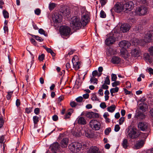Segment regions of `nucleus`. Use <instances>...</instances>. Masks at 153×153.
Listing matches in <instances>:
<instances>
[{"label": "nucleus", "instance_id": "1", "mask_svg": "<svg viewBox=\"0 0 153 153\" xmlns=\"http://www.w3.org/2000/svg\"><path fill=\"white\" fill-rule=\"evenodd\" d=\"M71 26L74 30H78L81 27L82 23L80 18L78 16H74L71 18Z\"/></svg>", "mask_w": 153, "mask_h": 153}, {"label": "nucleus", "instance_id": "2", "mask_svg": "<svg viewBox=\"0 0 153 153\" xmlns=\"http://www.w3.org/2000/svg\"><path fill=\"white\" fill-rule=\"evenodd\" d=\"M116 33H117L115 32L114 33L113 32L110 33L108 35V37L105 41V42L106 45L109 46L115 42L116 38L115 34Z\"/></svg>", "mask_w": 153, "mask_h": 153}, {"label": "nucleus", "instance_id": "3", "mask_svg": "<svg viewBox=\"0 0 153 153\" xmlns=\"http://www.w3.org/2000/svg\"><path fill=\"white\" fill-rule=\"evenodd\" d=\"M61 144L62 145H64V144H51L49 147V149L51 150V152H50L49 150H48L46 151V153H57V152L59 151L60 146ZM68 144H64V145H66V146H67Z\"/></svg>", "mask_w": 153, "mask_h": 153}, {"label": "nucleus", "instance_id": "4", "mask_svg": "<svg viewBox=\"0 0 153 153\" xmlns=\"http://www.w3.org/2000/svg\"><path fill=\"white\" fill-rule=\"evenodd\" d=\"M148 9L145 5H142L137 8L136 9V13L139 16H143L147 13Z\"/></svg>", "mask_w": 153, "mask_h": 153}, {"label": "nucleus", "instance_id": "5", "mask_svg": "<svg viewBox=\"0 0 153 153\" xmlns=\"http://www.w3.org/2000/svg\"><path fill=\"white\" fill-rule=\"evenodd\" d=\"M71 31L70 28L67 26H61L60 28V32L62 36H67L70 35Z\"/></svg>", "mask_w": 153, "mask_h": 153}, {"label": "nucleus", "instance_id": "6", "mask_svg": "<svg viewBox=\"0 0 153 153\" xmlns=\"http://www.w3.org/2000/svg\"><path fill=\"white\" fill-rule=\"evenodd\" d=\"M89 126L92 129L99 130L100 128V123L96 120H92L89 123Z\"/></svg>", "mask_w": 153, "mask_h": 153}, {"label": "nucleus", "instance_id": "7", "mask_svg": "<svg viewBox=\"0 0 153 153\" xmlns=\"http://www.w3.org/2000/svg\"><path fill=\"white\" fill-rule=\"evenodd\" d=\"M82 144H69V147L70 150L72 152H79L81 149V147H78L81 146H82Z\"/></svg>", "mask_w": 153, "mask_h": 153}, {"label": "nucleus", "instance_id": "8", "mask_svg": "<svg viewBox=\"0 0 153 153\" xmlns=\"http://www.w3.org/2000/svg\"><path fill=\"white\" fill-rule=\"evenodd\" d=\"M153 40V31L150 30L145 34L144 39V41L146 43L149 42Z\"/></svg>", "mask_w": 153, "mask_h": 153}, {"label": "nucleus", "instance_id": "9", "mask_svg": "<svg viewBox=\"0 0 153 153\" xmlns=\"http://www.w3.org/2000/svg\"><path fill=\"white\" fill-rule=\"evenodd\" d=\"M134 4L132 1H129L126 2L123 5L124 9V11L126 10L130 11L134 7Z\"/></svg>", "mask_w": 153, "mask_h": 153}, {"label": "nucleus", "instance_id": "10", "mask_svg": "<svg viewBox=\"0 0 153 153\" xmlns=\"http://www.w3.org/2000/svg\"><path fill=\"white\" fill-rule=\"evenodd\" d=\"M138 127L141 130L146 131L148 128V125L145 122H140L138 124Z\"/></svg>", "mask_w": 153, "mask_h": 153}, {"label": "nucleus", "instance_id": "11", "mask_svg": "<svg viewBox=\"0 0 153 153\" xmlns=\"http://www.w3.org/2000/svg\"><path fill=\"white\" fill-rule=\"evenodd\" d=\"M62 19V16L57 13H55L52 17L53 22L56 23L61 22Z\"/></svg>", "mask_w": 153, "mask_h": 153}, {"label": "nucleus", "instance_id": "12", "mask_svg": "<svg viewBox=\"0 0 153 153\" xmlns=\"http://www.w3.org/2000/svg\"><path fill=\"white\" fill-rule=\"evenodd\" d=\"M119 45L121 48L127 49L128 48L130 47L131 44L128 41L123 40L119 43Z\"/></svg>", "mask_w": 153, "mask_h": 153}, {"label": "nucleus", "instance_id": "13", "mask_svg": "<svg viewBox=\"0 0 153 153\" xmlns=\"http://www.w3.org/2000/svg\"><path fill=\"white\" fill-rule=\"evenodd\" d=\"M130 28V26L128 24H123L121 25L120 30L123 33H125L128 31Z\"/></svg>", "mask_w": 153, "mask_h": 153}, {"label": "nucleus", "instance_id": "14", "mask_svg": "<svg viewBox=\"0 0 153 153\" xmlns=\"http://www.w3.org/2000/svg\"><path fill=\"white\" fill-rule=\"evenodd\" d=\"M114 10L116 12L118 13H120L123 10H124L123 5L121 4H115L114 8Z\"/></svg>", "mask_w": 153, "mask_h": 153}, {"label": "nucleus", "instance_id": "15", "mask_svg": "<svg viewBox=\"0 0 153 153\" xmlns=\"http://www.w3.org/2000/svg\"><path fill=\"white\" fill-rule=\"evenodd\" d=\"M71 133L74 136L76 137H79L82 135V132L80 129L79 128L73 129Z\"/></svg>", "mask_w": 153, "mask_h": 153}, {"label": "nucleus", "instance_id": "16", "mask_svg": "<svg viewBox=\"0 0 153 153\" xmlns=\"http://www.w3.org/2000/svg\"><path fill=\"white\" fill-rule=\"evenodd\" d=\"M86 117L89 118H96L99 117L98 114L93 112H88L86 114Z\"/></svg>", "mask_w": 153, "mask_h": 153}, {"label": "nucleus", "instance_id": "17", "mask_svg": "<svg viewBox=\"0 0 153 153\" xmlns=\"http://www.w3.org/2000/svg\"><path fill=\"white\" fill-rule=\"evenodd\" d=\"M128 135L129 137L132 139L136 138L138 136V134L137 133L136 131L133 128L130 131Z\"/></svg>", "mask_w": 153, "mask_h": 153}, {"label": "nucleus", "instance_id": "18", "mask_svg": "<svg viewBox=\"0 0 153 153\" xmlns=\"http://www.w3.org/2000/svg\"><path fill=\"white\" fill-rule=\"evenodd\" d=\"M88 16L86 15H84L82 18V25L85 26L89 21Z\"/></svg>", "mask_w": 153, "mask_h": 153}, {"label": "nucleus", "instance_id": "19", "mask_svg": "<svg viewBox=\"0 0 153 153\" xmlns=\"http://www.w3.org/2000/svg\"><path fill=\"white\" fill-rule=\"evenodd\" d=\"M135 117L138 119L143 120L145 118V115L141 112L138 111L136 113Z\"/></svg>", "mask_w": 153, "mask_h": 153}, {"label": "nucleus", "instance_id": "20", "mask_svg": "<svg viewBox=\"0 0 153 153\" xmlns=\"http://www.w3.org/2000/svg\"><path fill=\"white\" fill-rule=\"evenodd\" d=\"M88 153H101V152L98 148L94 146L91 147Z\"/></svg>", "mask_w": 153, "mask_h": 153}, {"label": "nucleus", "instance_id": "21", "mask_svg": "<svg viewBox=\"0 0 153 153\" xmlns=\"http://www.w3.org/2000/svg\"><path fill=\"white\" fill-rule=\"evenodd\" d=\"M74 60L75 59L74 58H72V61L73 64L74 68L75 70H77L80 68V66L81 65V62H74Z\"/></svg>", "mask_w": 153, "mask_h": 153}, {"label": "nucleus", "instance_id": "22", "mask_svg": "<svg viewBox=\"0 0 153 153\" xmlns=\"http://www.w3.org/2000/svg\"><path fill=\"white\" fill-rule=\"evenodd\" d=\"M140 109L142 111L145 112L148 108V106L146 102L141 103L138 105Z\"/></svg>", "mask_w": 153, "mask_h": 153}, {"label": "nucleus", "instance_id": "23", "mask_svg": "<svg viewBox=\"0 0 153 153\" xmlns=\"http://www.w3.org/2000/svg\"><path fill=\"white\" fill-rule=\"evenodd\" d=\"M77 123L80 125H84L87 123V121L83 117H79L77 119Z\"/></svg>", "mask_w": 153, "mask_h": 153}, {"label": "nucleus", "instance_id": "24", "mask_svg": "<svg viewBox=\"0 0 153 153\" xmlns=\"http://www.w3.org/2000/svg\"><path fill=\"white\" fill-rule=\"evenodd\" d=\"M111 62L113 64H118L120 62V59L118 56H114L112 57Z\"/></svg>", "mask_w": 153, "mask_h": 153}, {"label": "nucleus", "instance_id": "25", "mask_svg": "<svg viewBox=\"0 0 153 153\" xmlns=\"http://www.w3.org/2000/svg\"><path fill=\"white\" fill-rule=\"evenodd\" d=\"M60 12L62 13V15L64 16H67L69 15L70 13V11L68 9L65 8L63 10L61 9Z\"/></svg>", "mask_w": 153, "mask_h": 153}, {"label": "nucleus", "instance_id": "26", "mask_svg": "<svg viewBox=\"0 0 153 153\" xmlns=\"http://www.w3.org/2000/svg\"><path fill=\"white\" fill-rule=\"evenodd\" d=\"M131 53L132 56L135 57H137L140 55L139 52L136 49L132 50L131 51Z\"/></svg>", "mask_w": 153, "mask_h": 153}, {"label": "nucleus", "instance_id": "27", "mask_svg": "<svg viewBox=\"0 0 153 153\" xmlns=\"http://www.w3.org/2000/svg\"><path fill=\"white\" fill-rule=\"evenodd\" d=\"M144 144H134L132 146V148L134 149H138L142 148Z\"/></svg>", "mask_w": 153, "mask_h": 153}, {"label": "nucleus", "instance_id": "28", "mask_svg": "<svg viewBox=\"0 0 153 153\" xmlns=\"http://www.w3.org/2000/svg\"><path fill=\"white\" fill-rule=\"evenodd\" d=\"M90 83L93 84H97L98 80L95 77H91L90 79Z\"/></svg>", "mask_w": 153, "mask_h": 153}, {"label": "nucleus", "instance_id": "29", "mask_svg": "<svg viewBox=\"0 0 153 153\" xmlns=\"http://www.w3.org/2000/svg\"><path fill=\"white\" fill-rule=\"evenodd\" d=\"M116 106L114 105H112L107 108V111L111 112H113L115 110Z\"/></svg>", "mask_w": 153, "mask_h": 153}, {"label": "nucleus", "instance_id": "30", "mask_svg": "<svg viewBox=\"0 0 153 153\" xmlns=\"http://www.w3.org/2000/svg\"><path fill=\"white\" fill-rule=\"evenodd\" d=\"M144 56L146 60L149 62H152V58L148 53H145Z\"/></svg>", "mask_w": 153, "mask_h": 153}, {"label": "nucleus", "instance_id": "31", "mask_svg": "<svg viewBox=\"0 0 153 153\" xmlns=\"http://www.w3.org/2000/svg\"><path fill=\"white\" fill-rule=\"evenodd\" d=\"M30 35L33 37L36 40L40 42H41L43 40V39H42L41 37H39L38 36L32 34H31Z\"/></svg>", "mask_w": 153, "mask_h": 153}, {"label": "nucleus", "instance_id": "32", "mask_svg": "<svg viewBox=\"0 0 153 153\" xmlns=\"http://www.w3.org/2000/svg\"><path fill=\"white\" fill-rule=\"evenodd\" d=\"M33 120L34 124H36L39 121V117L36 116H35L33 117Z\"/></svg>", "mask_w": 153, "mask_h": 153}, {"label": "nucleus", "instance_id": "33", "mask_svg": "<svg viewBox=\"0 0 153 153\" xmlns=\"http://www.w3.org/2000/svg\"><path fill=\"white\" fill-rule=\"evenodd\" d=\"M3 14L4 17L5 18H8L9 17V14L8 13L6 10H4L3 11Z\"/></svg>", "mask_w": 153, "mask_h": 153}, {"label": "nucleus", "instance_id": "34", "mask_svg": "<svg viewBox=\"0 0 153 153\" xmlns=\"http://www.w3.org/2000/svg\"><path fill=\"white\" fill-rule=\"evenodd\" d=\"M100 16L102 18H104L106 17V14L103 10H101L100 13Z\"/></svg>", "mask_w": 153, "mask_h": 153}, {"label": "nucleus", "instance_id": "35", "mask_svg": "<svg viewBox=\"0 0 153 153\" xmlns=\"http://www.w3.org/2000/svg\"><path fill=\"white\" fill-rule=\"evenodd\" d=\"M60 143H68V142L69 140L68 138L65 137L62 139Z\"/></svg>", "mask_w": 153, "mask_h": 153}, {"label": "nucleus", "instance_id": "36", "mask_svg": "<svg viewBox=\"0 0 153 153\" xmlns=\"http://www.w3.org/2000/svg\"><path fill=\"white\" fill-rule=\"evenodd\" d=\"M39 33L40 34L44 35L45 36H48L47 34L45 33V31L42 29H39Z\"/></svg>", "mask_w": 153, "mask_h": 153}, {"label": "nucleus", "instance_id": "37", "mask_svg": "<svg viewBox=\"0 0 153 153\" xmlns=\"http://www.w3.org/2000/svg\"><path fill=\"white\" fill-rule=\"evenodd\" d=\"M105 84L107 85H109L110 84V80L109 79V76H107L104 81Z\"/></svg>", "mask_w": 153, "mask_h": 153}, {"label": "nucleus", "instance_id": "38", "mask_svg": "<svg viewBox=\"0 0 153 153\" xmlns=\"http://www.w3.org/2000/svg\"><path fill=\"white\" fill-rule=\"evenodd\" d=\"M111 128H106L105 130V134L106 135H108L109 133L111 131Z\"/></svg>", "mask_w": 153, "mask_h": 153}, {"label": "nucleus", "instance_id": "39", "mask_svg": "<svg viewBox=\"0 0 153 153\" xmlns=\"http://www.w3.org/2000/svg\"><path fill=\"white\" fill-rule=\"evenodd\" d=\"M6 140L4 139V136H2L0 137V143H5Z\"/></svg>", "mask_w": 153, "mask_h": 153}, {"label": "nucleus", "instance_id": "40", "mask_svg": "<svg viewBox=\"0 0 153 153\" xmlns=\"http://www.w3.org/2000/svg\"><path fill=\"white\" fill-rule=\"evenodd\" d=\"M91 99L93 101H94V100H95V101H96V100H99V99H98L96 95V93H94L93 94H92V97L91 98Z\"/></svg>", "mask_w": 153, "mask_h": 153}, {"label": "nucleus", "instance_id": "41", "mask_svg": "<svg viewBox=\"0 0 153 153\" xmlns=\"http://www.w3.org/2000/svg\"><path fill=\"white\" fill-rule=\"evenodd\" d=\"M107 1V0H100V3H101V6L102 7L105 5Z\"/></svg>", "mask_w": 153, "mask_h": 153}, {"label": "nucleus", "instance_id": "42", "mask_svg": "<svg viewBox=\"0 0 153 153\" xmlns=\"http://www.w3.org/2000/svg\"><path fill=\"white\" fill-rule=\"evenodd\" d=\"M111 80L112 81H115L117 79V76L116 74H112L111 75Z\"/></svg>", "mask_w": 153, "mask_h": 153}, {"label": "nucleus", "instance_id": "43", "mask_svg": "<svg viewBox=\"0 0 153 153\" xmlns=\"http://www.w3.org/2000/svg\"><path fill=\"white\" fill-rule=\"evenodd\" d=\"M85 136L88 137H92V135L90 134L89 131H85Z\"/></svg>", "mask_w": 153, "mask_h": 153}, {"label": "nucleus", "instance_id": "44", "mask_svg": "<svg viewBox=\"0 0 153 153\" xmlns=\"http://www.w3.org/2000/svg\"><path fill=\"white\" fill-rule=\"evenodd\" d=\"M77 105V104L74 101H72L70 103V105L72 108L75 107Z\"/></svg>", "mask_w": 153, "mask_h": 153}, {"label": "nucleus", "instance_id": "45", "mask_svg": "<svg viewBox=\"0 0 153 153\" xmlns=\"http://www.w3.org/2000/svg\"><path fill=\"white\" fill-rule=\"evenodd\" d=\"M115 82L112 83V86L113 87H116L117 85H120V82L118 81H114Z\"/></svg>", "mask_w": 153, "mask_h": 153}, {"label": "nucleus", "instance_id": "46", "mask_svg": "<svg viewBox=\"0 0 153 153\" xmlns=\"http://www.w3.org/2000/svg\"><path fill=\"white\" fill-rule=\"evenodd\" d=\"M33 108H25V112L27 114H29L32 111Z\"/></svg>", "mask_w": 153, "mask_h": 153}, {"label": "nucleus", "instance_id": "47", "mask_svg": "<svg viewBox=\"0 0 153 153\" xmlns=\"http://www.w3.org/2000/svg\"><path fill=\"white\" fill-rule=\"evenodd\" d=\"M83 100V98L81 96L79 97L76 99V100L77 102H82Z\"/></svg>", "mask_w": 153, "mask_h": 153}, {"label": "nucleus", "instance_id": "48", "mask_svg": "<svg viewBox=\"0 0 153 153\" xmlns=\"http://www.w3.org/2000/svg\"><path fill=\"white\" fill-rule=\"evenodd\" d=\"M125 120V118L123 117H121L119 120V124L120 125L122 124L123 123Z\"/></svg>", "mask_w": 153, "mask_h": 153}, {"label": "nucleus", "instance_id": "49", "mask_svg": "<svg viewBox=\"0 0 153 153\" xmlns=\"http://www.w3.org/2000/svg\"><path fill=\"white\" fill-rule=\"evenodd\" d=\"M55 7V4L53 3H52L50 4L49 6V8L50 10H52Z\"/></svg>", "mask_w": 153, "mask_h": 153}, {"label": "nucleus", "instance_id": "50", "mask_svg": "<svg viewBox=\"0 0 153 153\" xmlns=\"http://www.w3.org/2000/svg\"><path fill=\"white\" fill-rule=\"evenodd\" d=\"M146 138L143 139H141L139 140H138L137 143H144L145 142Z\"/></svg>", "mask_w": 153, "mask_h": 153}, {"label": "nucleus", "instance_id": "51", "mask_svg": "<svg viewBox=\"0 0 153 153\" xmlns=\"http://www.w3.org/2000/svg\"><path fill=\"white\" fill-rule=\"evenodd\" d=\"M41 11L39 9L37 8L36 9L34 12L37 15H39L41 13Z\"/></svg>", "mask_w": 153, "mask_h": 153}, {"label": "nucleus", "instance_id": "52", "mask_svg": "<svg viewBox=\"0 0 153 153\" xmlns=\"http://www.w3.org/2000/svg\"><path fill=\"white\" fill-rule=\"evenodd\" d=\"M12 91H10L8 92V94L7 95V100H9L11 98V95H12Z\"/></svg>", "mask_w": 153, "mask_h": 153}, {"label": "nucleus", "instance_id": "53", "mask_svg": "<svg viewBox=\"0 0 153 153\" xmlns=\"http://www.w3.org/2000/svg\"><path fill=\"white\" fill-rule=\"evenodd\" d=\"M141 28V25H140L136 26L134 28V30L135 31H138L140 30Z\"/></svg>", "mask_w": 153, "mask_h": 153}, {"label": "nucleus", "instance_id": "54", "mask_svg": "<svg viewBox=\"0 0 153 153\" xmlns=\"http://www.w3.org/2000/svg\"><path fill=\"white\" fill-rule=\"evenodd\" d=\"M120 129V127L119 126V125L118 124H117L115 125L114 127V131L116 132L118 131Z\"/></svg>", "mask_w": 153, "mask_h": 153}, {"label": "nucleus", "instance_id": "55", "mask_svg": "<svg viewBox=\"0 0 153 153\" xmlns=\"http://www.w3.org/2000/svg\"><path fill=\"white\" fill-rule=\"evenodd\" d=\"M100 106L103 109L105 108L106 107V105L105 103V102H102L100 103Z\"/></svg>", "mask_w": 153, "mask_h": 153}, {"label": "nucleus", "instance_id": "56", "mask_svg": "<svg viewBox=\"0 0 153 153\" xmlns=\"http://www.w3.org/2000/svg\"><path fill=\"white\" fill-rule=\"evenodd\" d=\"M149 50L150 54L153 56V46L150 47Z\"/></svg>", "mask_w": 153, "mask_h": 153}, {"label": "nucleus", "instance_id": "57", "mask_svg": "<svg viewBox=\"0 0 153 153\" xmlns=\"http://www.w3.org/2000/svg\"><path fill=\"white\" fill-rule=\"evenodd\" d=\"M44 57L45 55L43 53L39 56L38 59L40 61H42L44 59Z\"/></svg>", "mask_w": 153, "mask_h": 153}, {"label": "nucleus", "instance_id": "58", "mask_svg": "<svg viewBox=\"0 0 153 153\" xmlns=\"http://www.w3.org/2000/svg\"><path fill=\"white\" fill-rule=\"evenodd\" d=\"M105 83L103 85H102L101 86V88L102 89H107L108 88V86L107 85H105Z\"/></svg>", "mask_w": 153, "mask_h": 153}, {"label": "nucleus", "instance_id": "59", "mask_svg": "<svg viewBox=\"0 0 153 153\" xmlns=\"http://www.w3.org/2000/svg\"><path fill=\"white\" fill-rule=\"evenodd\" d=\"M98 72L97 70L94 71L92 73V76L91 77H95L98 74Z\"/></svg>", "mask_w": 153, "mask_h": 153}, {"label": "nucleus", "instance_id": "60", "mask_svg": "<svg viewBox=\"0 0 153 153\" xmlns=\"http://www.w3.org/2000/svg\"><path fill=\"white\" fill-rule=\"evenodd\" d=\"M40 109L39 108H36L34 110V113L36 115H38L39 113Z\"/></svg>", "mask_w": 153, "mask_h": 153}, {"label": "nucleus", "instance_id": "61", "mask_svg": "<svg viewBox=\"0 0 153 153\" xmlns=\"http://www.w3.org/2000/svg\"><path fill=\"white\" fill-rule=\"evenodd\" d=\"M3 146V151L4 152L6 151L5 147L6 146V144H1L0 147H1Z\"/></svg>", "mask_w": 153, "mask_h": 153}, {"label": "nucleus", "instance_id": "62", "mask_svg": "<svg viewBox=\"0 0 153 153\" xmlns=\"http://www.w3.org/2000/svg\"><path fill=\"white\" fill-rule=\"evenodd\" d=\"M129 144H122V145L123 148L125 149H127L130 146Z\"/></svg>", "mask_w": 153, "mask_h": 153}, {"label": "nucleus", "instance_id": "63", "mask_svg": "<svg viewBox=\"0 0 153 153\" xmlns=\"http://www.w3.org/2000/svg\"><path fill=\"white\" fill-rule=\"evenodd\" d=\"M58 117L56 115H53L52 117L53 120L54 121H56L58 120Z\"/></svg>", "mask_w": 153, "mask_h": 153}, {"label": "nucleus", "instance_id": "64", "mask_svg": "<svg viewBox=\"0 0 153 153\" xmlns=\"http://www.w3.org/2000/svg\"><path fill=\"white\" fill-rule=\"evenodd\" d=\"M146 153H153V147L147 149L146 150Z\"/></svg>", "mask_w": 153, "mask_h": 153}]
</instances>
